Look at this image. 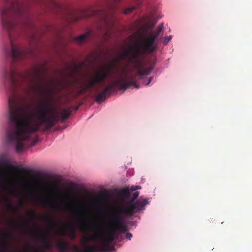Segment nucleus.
<instances>
[{"label":"nucleus","mask_w":252,"mask_h":252,"mask_svg":"<svg viewBox=\"0 0 252 252\" xmlns=\"http://www.w3.org/2000/svg\"><path fill=\"white\" fill-rule=\"evenodd\" d=\"M141 189V186H132L130 189V191H134L138 189Z\"/></svg>","instance_id":"21"},{"label":"nucleus","mask_w":252,"mask_h":252,"mask_svg":"<svg viewBox=\"0 0 252 252\" xmlns=\"http://www.w3.org/2000/svg\"><path fill=\"white\" fill-rule=\"evenodd\" d=\"M91 215L94 219H86L83 211H78L76 220L79 229L91 230L93 233L83 237L80 247L76 246L77 252H109L110 251V194L106 199L96 196L86 210V216Z\"/></svg>","instance_id":"2"},{"label":"nucleus","mask_w":252,"mask_h":252,"mask_svg":"<svg viewBox=\"0 0 252 252\" xmlns=\"http://www.w3.org/2000/svg\"><path fill=\"white\" fill-rule=\"evenodd\" d=\"M152 80H153V77H150L149 78L148 82L146 84V86L148 85L150 83V82L152 81Z\"/></svg>","instance_id":"28"},{"label":"nucleus","mask_w":252,"mask_h":252,"mask_svg":"<svg viewBox=\"0 0 252 252\" xmlns=\"http://www.w3.org/2000/svg\"><path fill=\"white\" fill-rule=\"evenodd\" d=\"M126 50H125V51H124L122 53V54L120 55V58H121L122 60H123V61H124L126 62L127 63V64H127V66H128V64H131V65L133 66V68H134L136 70V71H137V75H138V76H147V75H148V74H140L138 72V71L137 69V68H136V67L134 66V65L133 64V63H131V62H129V61H128V60H127V59H124V58H123V57H122V55H123V53H124Z\"/></svg>","instance_id":"17"},{"label":"nucleus","mask_w":252,"mask_h":252,"mask_svg":"<svg viewBox=\"0 0 252 252\" xmlns=\"http://www.w3.org/2000/svg\"><path fill=\"white\" fill-rule=\"evenodd\" d=\"M29 214L31 217L33 219L36 218L38 217V215L33 211H31Z\"/></svg>","instance_id":"23"},{"label":"nucleus","mask_w":252,"mask_h":252,"mask_svg":"<svg viewBox=\"0 0 252 252\" xmlns=\"http://www.w3.org/2000/svg\"><path fill=\"white\" fill-rule=\"evenodd\" d=\"M59 84L61 86L59 88H57L56 87H54V89L57 91V92H60L61 91L62 89V88H63V86H62V85L60 83H59Z\"/></svg>","instance_id":"25"},{"label":"nucleus","mask_w":252,"mask_h":252,"mask_svg":"<svg viewBox=\"0 0 252 252\" xmlns=\"http://www.w3.org/2000/svg\"><path fill=\"white\" fill-rule=\"evenodd\" d=\"M3 248L4 250V251L6 252L7 249V245L6 243H3Z\"/></svg>","instance_id":"26"},{"label":"nucleus","mask_w":252,"mask_h":252,"mask_svg":"<svg viewBox=\"0 0 252 252\" xmlns=\"http://www.w3.org/2000/svg\"><path fill=\"white\" fill-rule=\"evenodd\" d=\"M38 140V137L37 136L34 138L30 143V146L32 147L34 146Z\"/></svg>","instance_id":"22"},{"label":"nucleus","mask_w":252,"mask_h":252,"mask_svg":"<svg viewBox=\"0 0 252 252\" xmlns=\"http://www.w3.org/2000/svg\"><path fill=\"white\" fill-rule=\"evenodd\" d=\"M29 75L33 78V79H38L41 77L42 72L38 68H35L33 69V72Z\"/></svg>","instance_id":"16"},{"label":"nucleus","mask_w":252,"mask_h":252,"mask_svg":"<svg viewBox=\"0 0 252 252\" xmlns=\"http://www.w3.org/2000/svg\"><path fill=\"white\" fill-rule=\"evenodd\" d=\"M172 36L170 35L168 37L165 38L163 41V44L164 45H167L168 42L170 41V40L172 39Z\"/></svg>","instance_id":"24"},{"label":"nucleus","mask_w":252,"mask_h":252,"mask_svg":"<svg viewBox=\"0 0 252 252\" xmlns=\"http://www.w3.org/2000/svg\"><path fill=\"white\" fill-rule=\"evenodd\" d=\"M36 201L39 204L43 206L48 207L54 209L59 208L57 205L53 203L51 196H44L43 197L37 199Z\"/></svg>","instance_id":"12"},{"label":"nucleus","mask_w":252,"mask_h":252,"mask_svg":"<svg viewBox=\"0 0 252 252\" xmlns=\"http://www.w3.org/2000/svg\"><path fill=\"white\" fill-rule=\"evenodd\" d=\"M55 246L59 252H66L69 249L68 243L62 238L59 239L55 243Z\"/></svg>","instance_id":"13"},{"label":"nucleus","mask_w":252,"mask_h":252,"mask_svg":"<svg viewBox=\"0 0 252 252\" xmlns=\"http://www.w3.org/2000/svg\"><path fill=\"white\" fill-rule=\"evenodd\" d=\"M110 94V86H108L95 97V101L100 103L106 99V96Z\"/></svg>","instance_id":"14"},{"label":"nucleus","mask_w":252,"mask_h":252,"mask_svg":"<svg viewBox=\"0 0 252 252\" xmlns=\"http://www.w3.org/2000/svg\"><path fill=\"white\" fill-rule=\"evenodd\" d=\"M46 221L49 224L50 228H53L55 227V223L51 217H46L45 218Z\"/></svg>","instance_id":"18"},{"label":"nucleus","mask_w":252,"mask_h":252,"mask_svg":"<svg viewBox=\"0 0 252 252\" xmlns=\"http://www.w3.org/2000/svg\"><path fill=\"white\" fill-rule=\"evenodd\" d=\"M70 185L72 188H74L75 186V185L74 183H71Z\"/></svg>","instance_id":"30"},{"label":"nucleus","mask_w":252,"mask_h":252,"mask_svg":"<svg viewBox=\"0 0 252 252\" xmlns=\"http://www.w3.org/2000/svg\"><path fill=\"white\" fill-rule=\"evenodd\" d=\"M139 195V192H135L133 194L132 197L130 200H129V202H132V203H135V201L134 200L138 197Z\"/></svg>","instance_id":"20"},{"label":"nucleus","mask_w":252,"mask_h":252,"mask_svg":"<svg viewBox=\"0 0 252 252\" xmlns=\"http://www.w3.org/2000/svg\"><path fill=\"white\" fill-rule=\"evenodd\" d=\"M50 102L49 99L40 101L32 116L25 117L23 107L14 94L9 97L6 137L9 143L15 145L16 152L23 150V141L30 140L43 125H45L43 131L46 132L51 129L59 120L63 122L68 119L71 114L69 109H63L60 113L61 118L56 114L51 115L53 107Z\"/></svg>","instance_id":"1"},{"label":"nucleus","mask_w":252,"mask_h":252,"mask_svg":"<svg viewBox=\"0 0 252 252\" xmlns=\"http://www.w3.org/2000/svg\"><path fill=\"white\" fill-rule=\"evenodd\" d=\"M129 231V229L127 231H125V232H117V235L121 237L122 239L120 240V239H118L119 238L118 237H115L113 239L112 242L111 244V252H114V251L115 250V247L119 248L120 247V245L119 244H118V243L120 242H121L123 240V237L122 235V233H124L126 232V234H125L126 237L128 240H131V238L132 237V234L130 232H128L127 231Z\"/></svg>","instance_id":"11"},{"label":"nucleus","mask_w":252,"mask_h":252,"mask_svg":"<svg viewBox=\"0 0 252 252\" xmlns=\"http://www.w3.org/2000/svg\"><path fill=\"white\" fill-rule=\"evenodd\" d=\"M67 194L69 195L70 196H72L73 195L72 192H71L70 190H67Z\"/></svg>","instance_id":"29"},{"label":"nucleus","mask_w":252,"mask_h":252,"mask_svg":"<svg viewBox=\"0 0 252 252\" xmlns=\"http://www.w3.org/2000/svg\"><path fill=\"white\" fill-rule=\"evenodd\" d=\"M56 233L58 236L61 237L68 236L71 239H74L76 237L75 227H72L66 229L64 225H63L61 229H57L56 231Z\"/></svg>","instance_id":"10"},{"label":"nucleus","mask_w":252,"mask_h":252,"mask_svg":"<svg viewBox=\"0 0 252 252\" xmlns=\"http://www.w3.org/2000/svg\"><path fill=\"white\" fill-rule=\"evenodd\" d=\"M54 189H56V190H57V189H57V187H56V186H54Z\"/></svg>","instance_id":"31"},{"label":"nucleus","mask_w":252,"mask_h":252,"mask_svg":"<svg viewBox=\"0 0 252 252\" xmlns=\"http://www.w3.org/2000/svg\"><path fill=\"white\" fill-rule=\"evenodd\" d=\"M110 66L108 65L107 68H100L93 78L90 79L86 84V89L92 88L95 85H99L105 81L107 76L110 73Z\"/></svg>","instance_id":"9"},{"label":"nucleus","mask_w":252,"mask_h":252,"mask_svg":"<svg viewBox=\"0 0 252 252\" xmlns=\"http://www.w3.org/2000/svg\"><path fill=\"white\" fill-rule=\"evenodd\" d=\"M30 232L36 240L39 241L41 244V246H39L36 243L33 249V252H46L47 250L53 247V243L49 233H39L32 228L30 229Z\"/></svg>","instance_id":"7"},{"label":"nucleus","mask_w":252,"mask_h":252,"mask_svg":"<svg viewBox=\"0 0 252 252\" xmlns=\"http://www.w3.org/2000/svg\"><path fill=\"white\" fill-rule=\"evenodd\" d=\"M130 198L131 193L128 187L121 189L111 187V243L115 237L122 239L117 235L118 232H123L128 230L125 219L144 210L145 206L149 203L148 199L141 198L132 203L129 202Z\"/></svg>","instance_id":"3"},{"label":"nucleus","mask_w":252,"mask_h":252,"mask_svg":"<svg viewBox=\"0 0 252 252\" xmlns=\"http://www.w3.org/2000/svg\"><path fill=\"white\" fill-rule=\"evenodd\" d=\"M55 5L57 7V8H58L59 9H62L63 8V6L59 4L55 3Z\"/></svg>","instance_id":"27"},{"label":"nucleus","mask_w":252,"mask_h":252,"mask_svg":"<svg viewBox=\"0 0 252 252\" xmlns=\"http://www.w3.org/2000/svg\"><path fill=\"white\" fill-rule=\"evenodd\" d=\"M97 16L99 19L98 29L101 35L104 39L109 36L110 30V20L105 12L101 10H96L92 8H88L81 10L79 15L74 18V20L77 21L83 18H88L91 16Z\"/></svg>","instance_id":"6"},{"label":"nucleus","mask_w":252,"mask_h":252,"mask_svg":"<svg viewBox=\"0 0 252 252\" xmlns=\"http://www.w3.org/2000/svg\"><path fill=\"white\" fill-rule=\"evenodd\" d=\"M23 13V6L19 0H2L0 6L1 24L8 32L10 44L4 48L5 55L9 57H25L26 52L14 41L13 34L21 35L23 28L32 26L30 21L24 22L18 19Z\"/></svg>","instance_id":"4"},{"label":"nucleus","mask_w":252,"mask_h":252,"mask_svg":"<svg viewBox=\"0 0 252 252\" xmlns=\"http://www.w3.org/2000/svg\"><path fill=\"white\" fill-rule=\"evenodd\" d=\"M162 30V25H159L154 33L148 36H143L138 44L130 46L123 53V58L132 63L140 74H150L152 68L147 66L143 57L153 53L156 49L157 44L155 42Z\"/></svg>","instance_id":"5"},{"label":"nucleus","mask_w":252,"mask_h":252,"mask_svg":"<svg viewBox=\"0 0 252 252\" xmlns=\"http://www.w3.org/2000/svg\"><path fill=\"white\" fill-rule=\"evenodd\" d=\"M111 78H112L113 75V70L114 68V63L112 58V55L111 54ZM128 80V76L127 73H126L125 71H123L122 75L120 79H119L115 83L112 80V78H111V92L113 91L114 89V87L115 85L117 86V87L120 89L126 90L130 86L134 85V87L136 88H139V86L138 84H137L134 83L133 81H127Z\"/></svg>","instance_id":"8"},{"label":"nucleus","mask_w":252,"mask_h":252,"mask_svg":"<svg viewBox=\"0 0 252 252\" xmlns=\"http://www.w3.org/2000/svg\"><path fill=\"white\" fill-rule=\"evenodd\" d=\"M8 207L10 210L13 211H17L20 209V206L18 205H13L11 204L8 205Z\"/></svg>","instance_id":"19"},{"label":"nucleus","mask_w":252,"mask_h":252,"mask_svg":"<svg viewBox=\"0 0 252 252\" xmlns=\"http://www.w3.org/2000/svg\"><path fill=\"white\" fill-rule=\"evenodd\" d=\"M95 33L92 31H88L84 34L76 37L75 41L79 43H82L86 40L89 39L92 37L94 36Z\"/></svg>","instance_id":"15"}]
</instances>
